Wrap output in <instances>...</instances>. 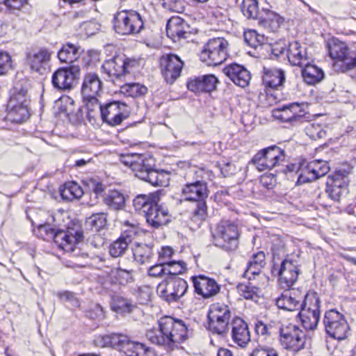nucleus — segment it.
<instances>
[{"label":"nucleus","mask_w":356,"mask_h":356,"mask_svg":"<svg viewBox=\"0 0 356 356\" xmlns=\"http://www.w3.org/2000/svg\"><path fill=\"white\" fill-rule=\"evenodd\" d=\"M163 6L172 12L183 13L185 9L183 0H161Z\"/></svg>","instance_id":"864d4df0"},{"label":"nucleus","mask_w":356,"mask_h":356,"mask_svg":"<svg viewBox=\"0 0 356 356\" xmlns=\"http://www.w3.org/2000/svg\"><path fill=\"white\" fill-rule=\"evenodd\" d=\"M139 345L140 343L131 341L128 339L122 351H123L127 356H134L135 353H136V347Z\"/></svg>","instance_id":"69168bd1"},{"label":"nucleus","mask_w":356,"mask_h":356,"mask_svg":"<svg viewBox=\"0 0 356 356\" xmlns=\"http://www.w3.org/2000/svg\"><path fill=\"white\" fill-rule=\"evenodd\" d=\"M238 291L239 294L245 299H252L254 296V291L252 288L245 284H240L238 285Z\"/></svg>","instance_id":"e2e57ef3"},{"label":"nucleus","mask_w":356,"mask_h":356,"mask_svg":"<svg viewBox=\"0 0 356 356\" xmlns=\"http://www.w3.org/2000/svg\"><path fill=\"white\" fill-rule=\"evenodd\" d=\"M309 64L302 68V76L304 81L309 84L314 85L320 82L324 78V72L314 65Z\"/></svg>","instance_id":"f704fd0d"},{"label":"nucleus","mask_w":356,"mask_h":356,"mask_svg":"<svg viewBox=\"0 0 356 356\" xmlns=\"http://www.w3.org/2000/svg\"><path fill=\"white\" fill-rule=\"evenodd\" d=\"M285 51L286 45L284 43H276L271 47L272 54L276 58L283 54Z\"/></svg>","instance_id":"774afa93"},{"label":"nucleus","mask_w":356,"mask_h":356,"mask_svg":"<svg viewBox=\"0 0 356 356\" xmlns=\"http://www.w3.org/2000/svg\"><path fill=\"white\" fill-rule=\"evenodd\" d=\"M284 151L277 145H272L259 151L252 159L250 163L256 166L259 171L270 170L284 161Z\"/></svg>","instance_id":"9d476101"},{"label":"nucleus","mask_w":356,"mask_h":356,"mask_svg":"<svg viewBox=\"0 0 356 356\" xmlns=\"http://www.w3.org/2000/svg\"><path fill=\"white\" fill-rule=\"evenodd\" d=\"M130 114L129 106L118 101L106 103L104 106L99 104V115L107 124L116 126L127 119Z\"/></svg>","instance_id":"9b49d317"},{"label":"nucleus","mask_w":356,"mask_h":356,"mask_svg":"<svg viewBox=\"0 0 356 356\" xmlns=\"http://www.w3.org/2000/svg\"><path fill=\"white\" fill-rule=\"evenodd\" d=\"M106 216L104 213H94L86 220V225L92 231L98 232L106 225Z\"/></svg>","instance_id":"a18cd8bd"},{"label":"nucleus","mask_w":356,"mask_h":356,"mask_svg":"<svg viewBox=\"0 0 356 356\" xmlns=\"http://www.w3.org/2000/svg\"><path fill=\"white\" fill-rule=\"evenodd\" d=\"M326 193L334 201H339L341 196L347 193V177L341 173H334L327 177Z\"/></svg>","instance_id":"a211bd4d"},{"label":"nucleus","mask_w":356,"mask_h":356,"mask_svg":"<svg viewBox=\"0 0 356 356\" xmlns=\"http://www.w3.org/2000/svg\"><path fill=\"white\" fill-rule=\"evenodd\" d=\"M159 325V333L151 330L146 336L152 343L163 346L168 352L178 348L187 339V327L181 320L165 316L161 318Z\"/></svg>","instance_id":"f257e3e1"},{"label":"nucleus","mask_w":356,"mask_h":356,"mask_svg":"<svg viewBox=\"0 0 356 356\" xmlns=\"http://www.w3.org/2000/svg\"><path fill=\"white\" fill-rule=\"evenodd\" d=\"M300 270L292 261L284 259L278 270L279 284L284 290L290 289L296 282Z\"/></svg>","instance_id":"dca6fc26"},{"label":"nucleus","mask_w":356,"mask_h":356,"mask_svg":"<svg viewBox=\"0 0 356 356\" xmlns=\"http://www.w3.org/2000/svg\"><path fill=\"white\" fill-rule=\"evenodd\" d=\"M58 296L63 302L74 308H76L80 305L79 300L75 296L74 293L71 291H64L59 292Z\"/></svg>","instance_id":"603ef678"},{"label":"nucleus","mask_w":356,"mask_h":356,"mask_svg":"<svg viewBox=\"0 0 356 356\" xmlns=\"http://www.w3.org/2000/svg\"><path fill=\"white\" fill-rule=\"evenodd\" d=\"M276 304L280 309L286 310L287 312H295L299 309L300 302L291 297L282 295L277 299Z\"/></svg>","instance_id":"de8ad7c7"},{"label":"nucleus","mask_w":356,"mask_h":356,"mask_svg":"<svg viewBox=\"0 0 356 356\" xmlns=\"http://www.w3.org/2000/svg\"><path fill=\"white\" fill-rule=\"evenodd\" d=\"M275 325V321L270 323H266L262 321H258L254 325V330L257 334L265 336L270 334V330Z\"/></svg>","instance_id":"bf43d9fd"},{"label":"nucleus","mask_w":356,"mask_h":356,"mask_svg":"<svg viewBox=\"0 0 356 356\" xmlns=\"http://www.w3.org/2000/svg\"><path fill=\"white\" fill-rule=\"evenodd\" d=\"M249 356H278L276 350L270 348L257 347Z\"/></svg>","instance_id":"052dcab7"},{"label":"nucleus","mask_w":356,"mask_h":356,"mask_svg":"<svg viewBox=\"0 0 356 356\" xmlns=\"http://www.w3.org/2000/svg\"><path fill=\"white\" fill-rule=\"evenodd\" d=\"M223 72L236 85L241 88H245L250 83V73L242 65L233 63L225 67Z\"/></svg>","instance_id":"a878e982"},{"label":"nucleus","mask_w":356,"mask_h":356,"mask_svg":"<svg viewBox=\"0 0 356 356\" xmlns=\"http://www.w3.org/2000/svg\"><path fill=\"white\" fill-rule=\"evenodd\" d=\"M144 216L147 222L156 229L165 225L170 221L168 209L159 205L156 202L147 209Z\"/></svg>","instance_id":"412c9836"},{"label":"nucleus","mask_w":356,"mask_h":356,"mask_svg":"<svg viewBox=\"0 0 356 356\" xmlns=\"http://www.w3.org/2000/svg\"><path fill=\"white\" fill-rule=\"evenodd\" d=\"M280 343L287 350L297 353L305 348H309L312 339L307 337L298 326L289 324L280 328Z\"/></svg>","instance_id":"39448f33"},{"label":"nucleus","mask_w":356,"mask_h":356,"mask_svg":"<svg viewBox=\"0 0 356 356\" xmlns=\"http://www.w3.org/2000/svg\"><path fill=\"white\" fill-rule=\"evenodd\" d=\"M7 118L13 122L21 123L29 117L27 106H17L13 109L7 108Z\"/></svg>","instance_id":"37998d69"},{"label":"nucleus","mask_w":356,"mask_h":356,"mask_svg":"<svg viewBox=\"0 0 356 356\" xmlns=\"http://www.w3.org/2000/svg\"><path fill=\"white\" fill-rule=\"evenodd\" d=\"M111 304V309L114 312H131L136 309H140L130 300L120 296H114Z\"/></svg>","instance_id":"58836bf2"},{"label":"nucleus","mask_w":356,"mask_h":356,"mask_svg":"<svg viewBox=\"0 0 356 356\" xmlns=\"http://www.w3.org/2000/svg\"><path fill=\"white\" fill-rule=\"evenodd\" d=\"M323 323L331 337L339 341L347 337L349 327L341 313H325Z\"/></svg>","instance_id":"ddd939ff"},{"label":"nucleus","mask_w":356,"mask_h":356,"mask_svg":"<svg viewBox=\"0 0 356 356\" xmlns=\"http://www.w3.org/2000/svg\"><path fill=\"white\" fill-rule=\"evenodd\" d=\"M136 63L135 60L117 56L106 60L102 65V69L113 83L120 86L122 83L127 81V78Z\"/></svg>","instance_id":"0eeeda50"},{"label":"nucleus","mask_w":356,"mask_h":356,"mask_svg":"<svg viewBox=\"0 0 356 356\" xmlns=\"http://www.w3.org/2000/svg\"><path fill=\"white\" fill-rule=\"evenodd\" d=\"M228 42L223 38L210 39L200 52L201 60L210 66L222 64L228 56Z\"/></svg>","instance_id":"6e6552de"},{"label":"nucleus","mask_w":356,"mask_h":356,"mask_svg":"<svg viewBox=\"0 0 356 356\" xmlns=\"http://www.w3.org/2000/svg\"><path fill=\"white\" fill-rule=\"evenodd\" d=\"M114 29L122 35L136 34L143 28V21L139 13L134 10L118 12L114 17Z\"/></svg>","instance_id":"1a4fd4ad"},{"label":"nucleus","mask_w":356,"mask_h":356,"mask_svg":"<svg viewBox=\"0 0 356 356\" xmlns=\"http://www.w3.org/2000/svg\"><path fill=\"white\" fill-rule=\"evenodd\" d=\"M232 338L235 343L242 348L246 347L250 341L248 324L241 318H236L232 321Z\"/></svg>","instance_id":"393cba45"},{"label":"nucleus","mask_w":356,"mask_h":356,"mask_svg":"<svg viewBox=\"0 0 356 356\" xmlns=\"http://www.w3.org/2000/svg\"><path fill=\"white\" fill-rule=\"evenodd\" d=\"M308 169L312 172L310 177L307 178L305 176H301L300 181L302 182H311L324 175H325L330 170L328 164L325 161L314 160L308 163Z\"/></svg>","instance_id":"7c9ffc66"},{"label":"nucleus","mask_w":356,"mask_h":356,"mask_svg":"<svg viewBox=\"0 0 356 356\" xmlns=\"http://www.w3.org/2000/svg\"><path fill=\"white\" fill-rule=\"evenodd\" d=\"M154 202H155L152 201L149 196L139 195L134 200L133 204L136 210L141 211L145 214L147 211V209Z\"/></svg>","instance_id":"3c124183"},{"label":"nucleus","mask_w":356,"mask_h":356,"mask_svg":"<svg viewBox=\"0 0 356 356\" xmlns=\"http://www.w3.org/2000/svg\"><path fill=\"white\" fill-rule=\"evenodd\" d=\"M169 174L164 170L151 168L147 173L140 174V179L149 182L154 186H163L168 184Z\"/></svg>","instance_id":"72a5a7b5"},{"label":"nucleus","mask_w":356,"mask_h":356,"mask_svg":"<svg viewBox=\"0 0 356 356\" xmlns=\"http://www.w3.org/2000/svg\"><path fill=\"white\" fill-rule=\"evenodd\" d=\"M238 228L229 220H222L213 234V243L227 252L236 250L238 245Z\"/></svg>","instance_id":"423d86ee"},{"label":"nucleus","mask_w":356,"mask_h":356,"mask_svg":"<svg viewBox=\"0 0 356 356\" xmlns=\"http://www.w3.org/2000/svg\"><path fill=\"white\" fill-rule=\"evenodd\" d=\"M82 50L79 45L67 42L63 44L58 52V58L62 63H72L81 55Z\"/></svg>","instance_id":"473e14b6"},{"label":"nucleus","mask_w":356,"mask_h":356,"mask_svg":"<svg viewBox=\"0 0 356 356\" xmlns=\"http://www.w3.org/2000/svg\"><path fill=\"white\" fill-rule=\"evenodd\" d=\"M166 34L175 42L186 39L191 34L190 26L182 18L172 17L166 24Z\"/></svg>","instance_id":"6ab92c4d"},{"label":"nucleus","mask_w":356,"mask_h":356,"mask_svg":"<svg viewBox=\"0 0 356 356\" xmlns=\"http://www.w3.org/2000/svg\"><path fill=\"white\" fill-rule=\"evenodd\" d=\"M162 74L169 83H172L181 74L184 63L175 54L163 55L160 60Z\"/></svg>","instance_id":"2eb2a0df"},{"label":"nucleus","mask_w":356,"mask_h":356,"mask_svg":"<svg viewBox=\"0 0 356 356\" xmlns=\"http://www.w3.org/2000/svg\"><path fill=\"white\" fill-rule=\"evenodd\" d=\"M128 339V337L125 335L113 333L111 334V340L109 341L110 346L122 351Z\"/></svg>","instance_id":"6e6d98bb"},{"label":"nucleus","mask_w":356,"mask_h":356,"mask_svg":"<svg viewBox=\"0 0 356 356\" xmlns=\"http://www.w3.org/2000/svg\"><path fill=\"white\" fill-rule=\"evenodd\" d=\"M149 275L152 277H159L166 274V263L156 264L149 268Z\"/></svg>","instance_id":"680f3d73"},{"label":"nucleus","mask_w":356,"mask_h":356,"mask_svg":"<svg viewBox=\"0 0 356 356\" xmlns=\"http://www.w3.org/2000/svg\"><path fill=\"white\" fill-rule=\"evenodd\" d=\"M123 85L119 86L121 88V92L132 97H138L145 95L147 92V88L144 85L136 83H127L124 81Z\"/></svg>","instance_id":"ea45409f"},{"label":"nucleus","mask_w":356,"mask_h":356,"mask_svg":"<svg viewBox=\"0 0 356 356\" xmlns=\"http://www.w3.org/2000/svg\"><path fill=\"white\" fill-rule=\"evenodd\" d=\"M12 69V59L7 52H0V76L5 75Z\"/></svg>","instance_id":"4d7b16f0"},{"label":"nucleus","mask_w":356,"mask_h":356,"mask_svg":"<svg viewBox=\"0 0 356 356\" xmlns=\"http://www.w3.org/2000/svg\"><path fill=\"white\" fill-rule=\"evenodd\" d=\"M320 300L316 293L307 294L305 300L299 305L301 311L307 309V312H320Z\"/></svg>","instance_id":"09e8293b"},{"label":"nucleus","mask_w":356,"mask_h":356,"mask_svg":"<svg viewBox=\"0 0 356 356\" xmlns=\"http://www.w3.org/2000/svg\"><path fill=\"white\" fill-rule=\"evenodd\" d=\"M102 88V81L98 74L91 72L85 74L81 86V95L90 122L95 121L99 115V102L97 97Z\"/></svg>","instance_id":"f03ea898"},{"label":"nucleus","mask_w":356,"mask_h":356,"mask_svg":"<svg viewBox=\"0 0 356 356\" xmlns=\"http://www.w3.org/2000/svg\"><path fill=\"white\" fill-rule=\"evenodd\" d=\"M287 58L292 65L303 67L312 61L308 56L307 48L295 41L289 45Z\"/></svg>","instance_id":"bb28decb"},{"label":"nucleus","mask_w":356,"mask_h":356,"mask_svg":"<svg viewBox=\"0 0 356 356\" xmlns=\"http://www.w3.org/2000/svg\"><path fill=\"white\" fill-rule=\"evenodd\" d=\"M186 269V264L184 261H172L166 263V274L169 277H177L182 274Z\"/></svg>","instance_id":"8fccbe9b"},{"label":"nucleus","mask_w":356,"mask_h":356,"mask_svg":"<svg viewBox=\"0 0 356 356\" xmlns=\"http://www.w3.org/2000/svg\"><path fill=\"white\" fill-rule=\"evenodd\" d=\"M80 76L79 65H71L69 67L58 69L52 76V84L58 90H70L76 84Z\"/></svg>","instance_id":"f8f14e48"},{"label":"nucleus","mask_w":356,"mask_h":356,"mask_svg":"<svg viewBox=\"0 0 356 356\" xmlns=\"http://www.w3.org/2000/svg\"><path fill=\"white\" fill-rule=\"evenodd\" d=\"M51 52L47 48L31 49L26 51V58L31 68L39 72L51 60Z\"/></svg>","instance_id":"5701e85b"},{"label":"nucleus","mask_w":356,"mask_h":356,"mask_svg":"<svg viewBox=\"0 0 356 356\" xmlns=\"http://www.w3.org/2000/svg\"><path fill=\"white\" fill-rule=\"evenodd\" d=\"M67 193L71 194L73 197L79 199L83 195V191L77 184L72 183L65 188L62 193L63 197L67 196Z\"/></svg>","instance_id":"13d9d810"},{"label":"nucleus","mask_w":356,"mask_h":356,"mask_svg":"<svg viewBox=\"0 0 356 356\" xmlns=\"http://www.w3.org/2000/svg\"><path fill=\"white\" fill-rule=\"evenodd\" d=\"M330 56L334 60V68L341 72H349L356 67V56L345 42L332 38L327 43Z\"/></svg>","instance_id":"7ed1b4c3"},{"label":"nucleus","mask_w":356,"mask_h":356,"mask_svg":"<svg viewBox=\"0 0 356 356\" xmlns=\"http://www.w3.org/2000/svg\"><path fill=\"white\" fill-rule=\"evenodd\" d=\"M182 193L186 200L197 202L193 218L200 220H204L207 210L205 199L209 195L207 184L201 181L187 184L183 188Z\"/></svg>","instance_id":"20e7f679"},{"label":"nucleus","mask_w":356,"mask_h":356,"mask_svg":"<svg viewBox=\"0 0 356 356\" xmlns=\"http://www.w3.org/2000/svg\"><path fill=\"white\" fill-rule=\"evenodd\" d=\"M132 251L134 259L140 264L148 262L152 255V247L147 244L136 243Z\"/></svg>","instance_id":"e433bc0d"},{"label":"nucleus","mask_w":356,"mask_h":356,"mask_svg":"<svg viewBox=\"0 0 356 356\" xmlns=\"http://www.w3.org/2000/svg\"><path fill=\"white\" fill-rule=\"evenodd\" d=\"M105 204L113 210H120L125 204V197L118 191H112L104 198Z\"/></svg>","instance_id":"4c0bfd02"},{"label":"nucleus","mask_w":356,"mask_h":356,"mask_svg":"<svg viewBox=\"0 0 356 356\" xmlns=\"http://www.w3.org/2000/svg\"><path fill=\"white\" fill-rule=\"evenodd\" d=\"M132 237L129 234L124 232L120 237L114 241L110 247V254L113 257H120L124 253L128 248V245L131 243Z\"/></svg>","instance_id":"c9c22d12"},{"label":"nucleus","mask_w":356,"mask_h":356,"mask_svg":"<svg viewBox=\"0 0 356 356\" xmlns=\"http://www.w3.org/2000/svg\"><path fill=\"white\" fill-rule=\"evenodd\" d=\"M193 285L195 292L205 298L216 296L220 291L217 282L204 275L193 277Z\"/></svg>","instance_id":"b1692460"},{"label":"nucleus","mask_w":356,"mask_h":356,"mask_svg":"<svg viewBox=\"0 0 356 356\" xmlns=\"http://www.w3.org/2000/svg\"><path fill=\"white\" fill-rule=\"evenodd\" d=\"M307 136L312 140H317L325 136V132L319 124H309L305 128Z\"/></svg>","instance_id":"5fc2aeb1"},{"label":"nucleus","mask_w":356,"mask_h":356,"mask_svg":"<svg viewBox=\"0 0 356 356\" xmlns=\"http://www.w3.org/2000/svg\"><path fill=\"white\" fill-rule=\"evenodd\" d=\"M241 10L248 19H259L261 14L259 11L257 0H243Z\"/></svg>","instance_id":"a19ab883"},{"label":"nucleus","mask_w":356,"mask_h":356,"mask_svg":"<svg viewBox=\"0 0 356 356\" xmlns=\"http://www.w3.org/2000/svg\"><path fill=\"white\" fill-rule=\"evenodd\" d=\"M262 79L266 87L277 88L282 86L285 80L284 72L280 69H267L264 67Z\"/></svg>","instance_id":"c756f323"},{"label":"nucleus","mask_w":356,"mask_h":356,"mask_svg":"<svg viewBox=\"0 0 356 356\" xmlns=\"http://www.w3.org/2000/svg\"><path fill=\"white\" fill-rule=\"evenodd\" d=\"M38 230L42 234L43 232L45 233V240L52 239L56 232V229H53L49 224H44L38 226Z\"/></svg>","instance_id":"338daca9"},{"label":"nucleus","mask_w":356,"mask_h":356,"mask_svg":"<svg viewBox=\"0 0 356 356\" xmlns=\"http://www.w3.org/2000/svg\"><path fill=\"white\" fill-rule=\"evenodd\" d=\"M83 238V231L81 229L68 228L67 230H56L52 239L59 248L65 252H72Z\"/></svg>","instance_id":"4468645a"},{"label":"nucleus","mask_w":356,"mask_h":356,"mask_svg":"<svg viewBox=\"0 0 356 356\" xmlns=\"http://www.w3.org/2000/svg\"><path fill=\"white\" fill-rule=\"evenodd\" d=\"M259 23L272 32L277 31L283 23V19L277 13L263 9L259 17Z\"/></svg>","instance_id":"c85d7f7f"},{"label":"nucleus","mask_w":356,"mask_h":356,"mask_svg":"<svg viewBox=\"0 0 356 356\" xmlns=\"http://www.w3.org/2000/svg\"><path fill=\"white\" fill-rule=\"evenodd\" d=\"M265 257V254L261 251L254 254L251 261L248 262L247 268L243 273V277L251 280L254 278L255 275H259L266 264Z\"/></svg>","instance_id":"2f4dec72"},{"label":"nucleus","mask_w":356,"mask_h":356,"mask_svg":"<svg viewBox=\"0 0 356 356\" xmlns=\"http://www.w3.org/2000/svg\"><path fill=\"white\" fill-rule=\"evenodd\" d=\"M200 77L205 84L207 91L211 92L216 88L218 80L214 75L208 74L202 76Z\"/></svg>","instance_id":"0e129e2a"},{"label":"nucleus","mask_w":356,"mask_h":356,"mask_svg":"<svg viewBox=\"0 0 356 356\" xmlns=\"http://www.w3.org/2000/svg\"><path fill=\"white\" fill-rule=\"evenodd\" d=\"M188 287L187 282L177 277H168L163 284H160L158 290L165 296L168 300H177L184 295Z\"/></svg>","instance_id":"f3484780"},{"label":"nucleus","mask_w":356,"mask_h":356,"mask_svg":"<svg viewBox=\"0 0 356 356\" xmlns=\"http://www.w3.org/2000/svg\"><path fill=\"white\" fill-rule=\"evenodd\" d=\"M26 103V90L23 88H20L19 90L15 88L8 102L7 108L13 109L17 106H27Z\"/></svg>","instance_id":"79ce46f5"},{"label":"nucleus","mask_w":356,"mask_h":356,"mask_svg":"<svg viewBox=\"0 0 356 356\" xmlns=\"http://www.w3.org/2000/svg\"><path fill=\"white\" fill-rule=\"evenodd\" d=\"M208 330L215 334L222 335L229 328L231 321L230 313H208Z\"/></svg>","instance_id":"cd10ccee"},{"label":"nucleus","mask_w":356,"mask_h":356,"mask_svg":"<svg viewBox=\"0 0 356 356\" xmlns=\"http://www.w3.org/2000/svg\"><path fill=\"white\" fill-rule=\"evenodd\" d=\"M132 270H125L121 268L111 270V275L120 284L125 285L134 281Z\"/></svg>","instance_id":"49530a36"},{"label":"nucleus","mask_w":356,"mask_h":356,"mask_svg":"<svg viewBox=\"0 0 356 356\" xmlns=\"http://www.w3.org/2000/svg\"><path fill=\"white\" fill-rule=\"evenodd\" d=\"M273 116L283 122H296L303 116V111L298 103L284 105L282 107L273 109Z\"/></svg>","instance_id":"4be33fe9"},{"label":"nucleus","mask_w":356,"mask_h":356,"mask_svg":"<svg viewBox=\"0 0 356 356\" xmlns=\"http://www.w3.org/2000/svg\"><path fill=\"white\" fill-rule=\"evenodd\" d=\"M121 161L125 165L129 166L139 179L140 174L147 173L152 168V159L145 154H131L122 156Z\"/></svg>","instance_id":"aec40b11"},{"label":"nucleus","mask_w":356,"mask_h":356,"mask_svg":"<svg viewBox=\"0 0 356 356\" xmlns=\"http://www.w3.org/2000/svg\"><path fill=\"white\" fill-rule=\"evenodd\" d=\"M297 317L306 330H314L319 321L320 313H298Z\"/></svg>","instance_id":"c03bdc74"}]
</instances>
